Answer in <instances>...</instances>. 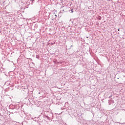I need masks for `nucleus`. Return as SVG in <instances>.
<instances>
[{"label":"nucleus","instance_id":"obj_1","mask_svg":"<svg viewBox=\"0 0 125 125\" xmlns=\"http://www.w3.org/2000/svg\"><path fill=\"white\" fill-rule=\"evenodd\" d=\"M71 12L73 13V9H71Z\"/></svg>","mask_w":125,"mask_h":125},{"label":"nucleus","instance_id":"obj_2","mask_svg":"<svg viewBox=\"0 0 125 125\" xmlns=\"http://www.w3.org/2000/svg\"><path fill=\"white\" fill-rule=\"evenodd\" d=\"M118 31H120L119 29H118Z\"/></svg>","mask_w":125,"mask_h":125}]
</instances>
